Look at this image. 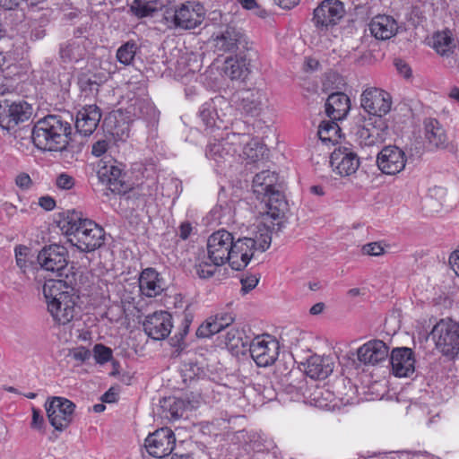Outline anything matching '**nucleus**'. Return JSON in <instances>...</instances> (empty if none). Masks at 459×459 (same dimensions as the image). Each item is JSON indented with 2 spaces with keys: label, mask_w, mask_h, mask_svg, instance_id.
I'll list each match as a JSON object with an SVG mask.
<instances>
[{
  "label": "nucleus",
  "mask_w": 459,
  "mask_h": 459,
  "mask_svg": "<svg viewBox=\"0 0 459 459\" xmlns=\"http://www.w3.org/2000/svg\"><path fill=\"white\" fill-rule=\"evenodd\" d=\"M305 378L304 377H301L299 381H298V385H294L292 384H290L289 385L286 386V391L290 394H299L302 393V390L305 386Z\"/></svg>",
  "instance_id": "nucleus-63"
},
{
  "label": "nucleus",
  "mask_w": 459,
  "mask_h": 459,
  "mask_svg": "<svg viewBox=\"0 0 459 459\" xmlns=\"http://www.w3.org/2000/svg\"><path fill=\"white\" fill-rule=\"evenodd\" d=\"M234 236L226 230H219L207 239V258L214 264L230 263Z\"/></svg>",
  "instance_id": "nucleus-8"
},
{
  "label": "nucleus",
  "mask_w": 459,
  "mask_h": 459,
  "mask_svg": "<svg viewBox=\"0 0 459 459\" xmlns=\"http://www.w3.org/2000/svg\"><path fill=\"white\" fill-rule=\"evenodd\" d=\"M43 294L48 303V310L55 322L66 325L74 319L78 297L64 280L47 281L43 286Z\"/></svg>",
  "instance_id": "nucleus-4"
},
{
  "label": "nucleus",
  "mask_w": 459,
  "mask_h": 459,
  "mask_svg": "<svg viewBox=\"0 0 459 459\" xmlns=\"http://www.w3.org/2000/svg\"><path fill=\"white\" fill-rule=\"evenodd\" d=\"M280 343L269 334L255 337L249 344L252 359L258 367L273 365L279 356Z\"/></svg>",
  "instance_id": "nucleus-9"
},
{
  "label": "nucleus",
  "mask_w": 459,
  "mask_h": 459,
  "mask_svg": "<svg viewBox=\"0 0 459 459\" xmlns=\"http://www.w3.org/2000/svg\"><path fill=\"white\" fill-rule=\"evenodd\" d=\"M56 185L60 189L70 190L74 186V178L66 173H61L56 179Z\"/></svg>",
  "instance_id": "nucleus-49"
},
{
  "label": "nucleus",
  "mask_w": 459,
  "mask_h": 459,
  "mask_svg": "<svg viewBox=\"0 0 459 459\" xmlns=\"http://www.w3.org/2000/svg\"><path fill=\"white\" fill-rule=\"evenodd\" d=\"M136 50V43L133 40L127 41L117 49V58L121 64L128 65L134 60Z\"/></svg>",
  "instance_id": "nucleus-42"
},
{
  "label": "nucleus",
  "mask_w": 459,
  "mask_h": 459,
  "mask_svg": "<svg viewBox=\"0 0 459 459\" xmlns=\"http://www.w3.org/2000/svg\"><path fill=\"white\" fill-rule=\"evenodd\" d=\"M362 253L368 255L378 256L384 253V247L377 242H371L364 245Z\"/></svg>",
  "instance_id": "nucleus-51"
},
{
  "label": "nucleus",
  "mask_w": 459,
  "mask_h": 459,
  "mask_svg": "<svg viewBox=\"0 0 459 459\" xmlns=\"http://www.w3.org/2000/svg\"><path fill=\"white\" fill-rule=\"evenodd\" d=\"M273 230L266 222H263L256 227V230L252 233L251 237H246L254 242V249L255 251L264 252L267 250L272 242Z\"/></svg>",
  "instance_id": "nucleus-35"
},
{
  "label": "nucleus",
  "mask_w": 459,
  "mask_h": 459,
  "mask_svg": "<svg viewBox=\"0 0 459 459\" xmlns=\"http://www.w3.org/2000/svg\"><path fill=\"white\" fill-rule=\"evenodd\" d=\"M44 419L40 415L39 411L36 408H32V420L30 426L32 429H40L43 426Z\"/></svg>",
  "instance_id": "nucleus-60"
},
{
  "label": "nucleus",
  "mask_w": 459,
  "mask_h": 459,
  "mask_svg": "<svg viewBox=\"0 0 459 459\" xmlns=\"http://www.w3.org/2000/svg\"><path fill=\"white\" fill-rule=\"evenodd\" d=\"M98 178L114 194L124 195L131 190V184L126 180V173L116 165L103 166L98 171Z\"/></svg>",
  "instance_id": "nucleus-17"
},
{
  "label": "nucleus",
  "mask_w": 459,
  "mask_h": 459,
  "mask_svg": "<svg viewBox=\"0 0 459 459\" xmlns=\"http://www.w3.org/2000/svg\"><path fill=\"white\" fill-rule=\"evenodd\" d=\"M304 371L312 379H325L333 370V362L330 357L310 356L303 364Z\"/></svg>",
  "instance_id": "nucleus-27"
},
{
  "label": "nucleus",
  "mask_w": 459,
  "mask_h": 459,
  "mask_svg": "<svg viewBox=\"0 0 459 459\" xmlns=\"http://www.w3.org/2000/svg\"><path fill=\"white\" fill-rule=\"evenodd\" d=\"M232 111L229 101L218 96L205 102L200 109V117L208 128L222 129L227 127L230 122V113Z\"/></svg>",
  "instance_id": "nucleus-7"
},
{
  "label": "nucleus",
  "mask_w": 459,
  "mask_h": 459,
  "mask_svg": "<svg viewBox=\"0 0 459 459\" xmlns=\"http://www.w3.org/2000/svg\"><path fill=\"white\" fill-rule=\"evenodd\" d=\"M129 128L127 126L123 125L122 128L115 127L110 128V134L118 141H126L129 137Z\"/></svg>",
  "instance_id": "nucleus-56"
},
{
  "label": "nucleus",
  "mask_w": 459,
  "mask_h": 459,
  "mask_svg": "<svg viewBox=\"0 0 459 459\" xmlns=\"http://www.w3.org/2000/svg\"><path fill=\"white\" fill-rule=\"evenodd\" d=\"M193 321V315L190 312H184V317L182 319V330L178 333V335H176V337H178V342L183 340L184 337L187 334L189 326Z\"/></svg>",
  "instance_id": "nucleus-54"
},
{
  "label": "nucleus",
  "mask_w": 459,
  "mask_h": 459,
  "mask_svg": "<svg viewBox=\"0 0 459 459\" xmlns=\"http://www.w3.org/2000/svg\"><path fill=\"white\" fill-rule=\"evenodd\" d=\"M12 104L9 100H5L0 102V126L4 129L13 128V113L11 111Z\"/></svg>",
  "instance_id": "nucleus-44"
},
{
  "label": "nucleus",
  "mask_w": 459,
  "mask_h": 459,
  "mask_svg": "<svg viewBox=\"0 0 459 459\" xmlns=\"http://www.w3.org/2000/svg\"><path fill=\"white\" fill-rule=\"evenodd\" d=\"M259 280L255 275H250L247 276L245 278H242L240 282L242 285V291L244 293H247L250 290H252L258 283Z\"/></svg>",
  "instance_id": "nucleus-55"
},
{
  "label": "nucleus",
  "mask_w": 459,
  "mask_h": 459,
  "mask_svg": "<svg viewBox=\"0 0 459 459\" xmlns=\"http://www.w3.org/2000/svg\"><path fill=\"white\" fill-rule=\"evenodd\" d=\"M424 127L425 138L430 149L447 148L449 143L446 131L437 119H426L424 122Z\"/></svg>",
  "instance_id": "nucleus-29"
},
{
  "label": "nucleus",
  "mask_w": 459,
  "mask_h": 459,
  "mask_svg": "<svg viewBox=\"0 0 459 459\" xmlns=\"http://www.w3.org/2000/svg\"><path fill=\"white\" fill-rule=\"evenodd\" d=\"M71 132L72 126L68 121L58 115H48L35 124L31 139L39 150L61 152L66 148Z\"/></svg>",
  "instance_id": "nucleus-3"
},
{
  "label": "nucleus",
  "mask_w": 459,
  "mask_h": 459,
  "mask_svg": "<svg viewBox=\"0 0 459 459\" xmlns=\"http://www.w3.org/2000/svg\"><path fill=\"white\" fill-rule=\"evenodd\" d=\"M101 118L100 109L96 105H89L80 109L76 115L75 128L84 136L91 135Z\"/></svg>",
  "instance_id": "nucleus-26"
},
{
  "label": "nucleus",
  "mask_w": 459,
  "mask_h": 459,
  "mask_svg": "<svg viewBox=\"0 0 459 459\" xmlns=\"http://www.w3.org/2000/svg\"><path fill=\"white\" fill-rule=\"evenodd\" d=\"M108 147V143L106 140L97 141L92 145L91 153L96 157H100L107 152Z\"/></svg>",
  "instance_id": "nucleus-59"
},
{
  "label": "nucleus",
  "mask_w": 459,
  "mask_h": 459,
  "mask_svg": "<svg viewBox=\"0 0 459 459\" xmlns=\"http://www.w3.org/2000/svg\"><path fill=\"white\" fill-rule=\"evenodd\" d=\"M164 6L162 0H132L128 3L130 13L137 19L153 17Z\"/></svg>",
  "instance_id": "nucleus-32"
},
{
  "label": "nucleus",
  "mask_w": 459,
  "mask_h": 459,
  "mask_svg": "<svg viewBox=\"0 0 459 459\" xmlns=\"http://www.w3.org/2000/svg\"><path fill=\"white\" fill-rule=\"evenodd\" d=\"M431 335L443 355L454 357L459 353V323L441 319L433 327Z\"/></svg>",
  "instance_id": "nucleus-6"
},
{
  "label": "nucleus",
  "mask_w": 459,
  "mask_h": 459,
  "mask_svg": "<svg viewBox=\"0 0 459 459\" xmlns=\"http://www.w3.org/2000/svg\"><path fill=\"white\" fill-rule=\"evenodd\" d=\"M359 102L368 117H364V125L359 128L357 135L362 143L373 146L383 141L386 129L383 117L392 108V96L380 88L368 87L362 91Z\"/></svg>",
  "instance_id": "nucleus-1"
},
{
  "label": "nucleus",
  "mask_w": 459,
  "mask_h": 459,
  "mask_svg": "<svg viewBox=\"0 0 459 459\" xmlns=\"http://www.w3.org/2000/svg\"><path fill=\"white\" fill-rule=\"evenodd\" d=\"M247 139V134L227 133L221 139H214L208 143L205 155L218 166H221L237 155L241 143Z\"/></svg>",
  "instance_id": "nucleus-5"
},
{
  "label": "nucleus",
  "mask_w": 459,
  "mask_h": 459,
  "mask_svg": "<svg viewBox=\"0 0 459 459\" xmlns=\"http://www.w3.org/2000/svg\"><path fill=\"white\" fill-rule=\"evenodd\" d=\"M406 161L405 152L396 145L384 147L377 157L378 169L386 175H396L403 171Z\"/></svg>",
  "instance_id": "nucleus-15"
},
{
  "label": "nucleus",
  "mask_w": 459,
  "mask_h": 459,
  "mask_svg": "<svg viewBox=\"0 0 459 459\" xmlns=\"http://www.w3.org/2000/svg\"><path fill=\"white\" fill-rule=\"evenodd\" d=\"M254 242L247 238H234L230 265L233 270L240 271L247 266L255 254Z\"/></svg>",
  "instance_id": "nucleus-24"
},
{
  "label": "nucleus",
  "mask_w": 459,
  "mask_h": 459,
  "mask_svg": "<svg viewBox=\"0 0 459 459\" xmlns=\"http://www.w3.org/2000/svg\"><path fill=\"white\" fill-rule=\"evenodd\" d=\"M423 7L428 10L429 16L441 17L448 4L446 0H425Z\"/></svg>",
  "instance_id": "nucleus-43"
},
{
  "label": "nucleus",
  "mask_w": 459,
  "mask_h": 459,
  "mask_svg": "<svg viewBox=\"0 0 459 459\" xmlns=\"http://www.w3.org/2000/svg\"><path fill=\"white\" fill-rule=\"evenodd\" d=\"M215 333L209 317L196 330V336L198 338H209Z\"/></svg>",
  "instance_id": "nucleus-50"
},
{
  "label": "nucleus",
  "mask_w": 459,
  "mask_h": 459,
  "mask_svg": "<svg viewBox=\"0 0 459 459\" xmlns=\"http://www.w3.org/2000/svg\"><path fill=\"white\" fill-rule=\"evenodd\" d=\"M161 407L167 411L165 417L172 420L182 418L186 411L184 401L176 398H165Z\"/></svg>",
  "instance_id": "nucleus-39"
},
{
  "label": "nucleus",
  "mask_w": 459,
  "mask_h": 459,
  "mask_svg": "<svg viewBox=\"0 0 459 459\" xmlns=\"http://www.w3.org/2000/svg\"><path fill=\"white\" fill-rule=\"evenodd\" d=\"M175 443L173 431L169 428H161L146 437L144 446L150 455L163 458L171 454Z\"/></svg>",
  "instance_id": "nucleus-12"
},
{
  "label": "nucleus",
  "mask_w": 459,
  "mask_h": 459,
  "mask_svg": "<svg viewBox=\"0 0 459 459\" xmlns=\"http://www.w3.org/2000/svg\"><path fill=\"white\" fill-rule=\"evenodd\" d=\"M394 65L398 71V73L403 75L404 78L409 79L411 76V69L407 63L403 60H395Z\"/></svg>",
  "instance_id": "nucleus-58"
},
{
  "label": "nucleus",
  "mask_w": 459,
  "mask_h": 459,
  "mask_svg": "<svg viewBox=\"0 0 459 459\" xmlns=\"http://www.w3.org/2000/svg\"><path fill=\"white\" fill-rule=\"evenodd\" d=\"M388 353L389 349L383 341L371 340L358 349L357 357L362 364L375 366L385 361Z\"/></svg>",
  "instance_id": "nucleus-21"
},
{
  "label": "nucleus",
  "mask_w": 459,
  "mask_h": 459,
  "mask_svg": "<svg viewBox=\"0 0 459 459\" xmlns=\"http://www.w3.org/2000/svg\"><path fill=\"white\" fill-rule=\"evenodd\" d=\"M141 293L147 298L160 295L165 290V284L160 273L152 267L143 269L138 279Z\"/></svg>",
  "instance_id": "nucleus-25"
},
{
  "label": "nucleus",
  "mask_w": 459,
  "mask_h": 459,
  "mask_svg": "<svg viewBox=\"0 0 459 459\" xmlns=\"http://www.w3.org/2000/svg\"><path fill=\"white\" fill-rule=\"evenodd\" d=\"M62 230L69 242L82 252H92L105 242L103 228L74 210L67 212Z\"/></svg>",
  "instance_id": "nucleus-2"
},
{
  "label": "nucleus",
  "mask_w": 459,
  "mask_h": 459,
  "mask_svg": "<svg viewBox=\"0 0 459 459\" xmlns=\"http://www.w3.org/2000/svg\"><path fill=\"white\" fill-rule=\"evenodd\" d=\"M12 104V115L13 118V128L21 122L28 120L32 113L31 107L26 102H11Z\"/></svg>",
  "instance_id": "nucleus-41"
},
{
  "label": "nucleus",
  "mask_w": 459,
  "mask_h": 459,
  "mask_svg": "<svg viewBox=\"0 0 459 459\" xmlns=\"http://www.w3.org/2000/svg\"><path fill=\"white\" fill-rule=\"evenodd\" d=\"M340 127L336 122L323 121L318 127L317 134L319 139L325 143H334L339 138Z\"/></svg>",
  "instance_id": "nucleus-37"
},
{
  "label": "nucleus",
  "mask_w": 459,
  "mask_h": 459,
  "mask_svg": "<svg viewBox=\"0 0 459 459\" xmlns=\"http://www.w3.org/2000/svg\"><path fill=\"white\" fill-rule=\"evenodd\" d=\"M80 87L83 91H89L90 92L93 93L98 92L100 84L96 82V80L84 76L80 79Z\"/></svg>",
  "instance_id": "nucleus-53"
},
{
  "label": "nucleus",
  "mask_w": 459,
  "mask_h": 459,
  "mask_svg": "<svg viewBox=\"0 0 459 459\" xmlns=\"http://www.w3.org/2000/svg\"><path fill=\"white\" fill-rule=\"evenodd\" d=\"M226 347L235 354L243 353L247 343L244 341V333L236 328L229 330L224 338Z\"/></svg>",
  "instance_id": "nucleus-36"
},
{
  "label": "nucleus",
  "mask_w": 459,
  "mask_h": 459,
  "mask_svg": "<svg viewBox=\"0 0 459 459\" xmlns=\"http://www.w3.org/2000/svg\"><path fill=\"white\" fill-rule=\"evenodd\" d=\"M267 148L264 144L261 143L257 139L252 138L248 134V139L241 143L240 150L237 153L239 157L255 162L263 159L267 152Z\"/></svg>",
  "instance_id": "nucleus-33"
},
{
  "label": "nucleus",
  "mask_w": 459,
  "mask_h": 459,
  "mask_svg": "<svg viewBox=\"0 0 459 459\" xmlns=\"http://www.w3.org/2000/svg\"><path fill=\"white\" fill-rule=\"evenodd\" d=\"M204 18V9L201 4L186 2L174 10L172 21L177 28L191 30L199 26Z\"/></svg>",
  "instance_id": "nucleus-14"
},
{
  "label": "nucleus",
  "mask_w": 459,
  "mask_h": 459,
  "mask_svg": "<svg viewBox=\"0 0 459 459\" xmlns=\"http://www.w3.org/2000/svg\"><path fill=\"white\" fill-rule=\"evenodd\" d=\"M59 54L65 63L77 62L82 58L84 48L77 42H69L61 46Z\"/></svg>",
  "instance_id": "nucleus-38"
},
{
  "label": "nucleus",
  "mask_w": 459,
  "mask_h": 459,
  "mask_svg": "<svg viewBox=\"0 0 459 459\" xmlns=\"http://www.w3.org/2000/svg\"><path fill=\"white\" fill-rule=\"evenodd\" d=\"M146 334L154 340H164L172 329L171 315L167 311H156L146 316L143 322Z\"/></svg>",
  "instance_id": "nucleus-19"
},
{
  "label": "nucleus",
  "mask_w": 459,
  "mask_h": 459,
  "mask_svg": "<svg viewBox=\"0 0 459 459\" xmlns=\"http://www.w3.org/2000/svg\"><path fill=\"white\" fill-rule=\"evenodd\" d=\"M93 356L97 363L103 364L112 358V350L103 344H96L93 348Z\"/></svg>",
  "instance_id": "nucleus-47"
},
{
  "label": "nucleus",
  "mask_w": 459,
  "mask_h": 459,
  "mask_svg": "<svg viewBox=\"0 0 459 459\" xmlns=\"http://www.w3.org/2000/svg\"><path fill=\"white\" fill-rule=\"evenodd\" d=\"M449 262L455 274L459 277V249L455 251L449 258Z\"/></svg>",
  "instance_id": "nucleus-64"
},
{
  "label": "nucleus",
  "mask_w": 459,
  "mask_h": 459,
  "mask_svg": "<svg viewBox=\"0 0 459 459\" xmlns=\"http://www.w3.org/2000/svg\"><path fill=\"white\" fill-rule=\"evenodd\" d=\"M455 47L454 39L448 31L437 32L434 36V48L442 55L446 56Z\"/></svg>",
  "instance_id": "nucleus-40"
},
{
  "label": "nucleus",
  "mask_w": 459,
  "mask_h": 459,
  "mask_svg": "<svg viewBox=\"0 0 459 459\" xmlns=\"http://www.w3.org/2000/svg\"><path fill=\"white\" fill-rule=\"evenodd\" d=\"M221 264H214V263H208L206 261H202L199 264H195V273L201 279H208L214 275L217 271V267Z\"/></svg>",
  "instance_id": "nucleus-46"
},
{
  "label": "nucleus",
  "mask_w": 459,
  "mask_h": 459,
  "mask_svg": "<svg viewBox=\"0 0 459 459\" xmlns=\"http://www.w3.org/2000/svg\"><path fill=\"white\" fill-rule=\"evenodd\" d=\"M30 251L29 247L22 245L17 246L14 249L16 264L22 273H25L29 266L27 256L30 254Z\"/></svg>",
  "instance_id": "nucleus-48"
},
{
  "label": "nucleus",
  "mask_w": 459,
  "mask_h": 459,
  "mask_svg": "<svg viewBox=\"0 0 459 459\" xmlns=\"http://www.w3.org/2000/svg\"><path fill=\"white\" fill-rule=\"evenodd\" d=\"M428 10L422 6H413L409 13V22L415 27L423 25L428 19Z\"/></svg>",
  "instance_id": "nucleus-45"
},
{
  "label": "nucleus",
  "mask_w": 459,
  "mask_h": 459,
  "mask_svg": "<svg viewBox=\"0 0 459 459\" xmlns=\"http://www.w3.org/2000/svg\"><path fill=\"white\" fill-rule=\"evenodd\" d=\"M248 63L243 56L229 57L225 61V74L231 80H244L248 75Z\"/></svg>",
  "instance_id": "nucleus-34"
},
{
  "label": "nucleus",
  "mask_w": 459,
  "mask_h": 459,
  "mask_svg": "<svg viewBox=\"0 0 459 459\" xmlns=\"http://www.w3.org/2000/svg\"><path fill=\"white\" fill-rule=\"evenodd\" d=\"M15 182H16V185L22 189H27L31 185V179H30V176L25 173H22V174L18 175L15 179Z\"/></svg>",
  "instance_id": "nucleus-61"
},
{
  "label": "nucleus",
  "mask_w": 459,
  "mask_h": 459,
  "mask_svg": "<svg viewBox=\"0 0 459 459\" xmlns=\"http://www.w3.org/2000/svg\"><path fill=\"white\" fill-rule=\"evenodd\" d=\"M345 14L343 4L339 0H324L314 10L313 22L321 30L337 25Z\"/></svg>",
  "instance_id": "nucleus-10"
},
{
  "label": "nucleus",
  "mask_w": 459,
  "mask_h": 459,
  "mask_svg": "<svg viewBox=\"0 0 459 459\" xmlns=\"http://www.w3.org/2000/svg\"><path fill=\"white\" fill-rule=\"evenodd\" d=\"M75 405L68 399L53 397L46 403V411L48 420L57 431L65 429L73 420Z\"/></svg>",
  "instance_id": "nucleus-11"
},
{
  "label": "nucleus",
  "mask_w": 459,
  "mask_h": 459,
  "mask_svg": "<svg viewBox=\"0 0 459 459\" xmlns=\"http://www.w3.org/2000/svg\"><path fill=\"white\" fill-rule=\"evenodd\" d=\"M39 204L47 211H51L56 206L55 200L50 196H42L39 200Z\"/></svg>",
  "instance_id": "nucleus-62"
},
{
  "label": "nucleus",
  "mask_w": 459,
  "mask_h": 459,
  "mask_svg": "<svg viewBox=\"0 0 459 459\" xmlns=\"http://www.w3.org/2000/svg\"><path fill=\"white\" fill-rule=\"evenodd\" d=\"M264 201L266 202L267 212L264 222H266L276 231L281 230L283 227L282 219L287 210V203L283 195L281 192H274Z\"/></svg>",
  "instance_id": "nucleus-22"
},
{
  "label": "nucleus",
  "mask_w": 459,
  "mask_h": 459,
  "mask_svg": "<svg viewBox=\"0 0 459 459\" xmlns=\"http://www.w3.org/2000/svg\"><path fill=\"white\" fill-rule=\"evenodd\" d=\"M214 316L215 320H218L224 328H227L235 321V316L229 312H220L214 315Z\"/></svg>",
  "instance_id": "nucleus-57"
},
{
  "label": "nucleus",
  "mask_w": 459,
  "mask_h": 459,
  "mask_svg": "<svg viewBox=\"0 0 459 459\" xmlns=\"http://www.w3.org/2000/svg\"><path fill=\"white\" fill-rule=\"evenodd\" d=\"M212 39L215 50L221 54L236 52L240 45L246 43L245 35L232 25H227Z\"/></svg>",
  "instance_id": "nucleus-20"
},
{
  "label": "nucleus",
  "mask_w": 459,
  "mask_h": 459,
  "mask_svg": "<svg viewBox=\"0 0 459 459\" xmlns=\"http://www.w3.org/2000/svg\"><path fill=\"white\" fill-rule=\"evenodd\" d=\"M333 171L342 177L354 174L360 165L359 158L352 149L345 146L336 148L330 156Z\"/></svg>",
  "instance_id": "nucleus-16"
},
{
  "label": "nucleus",
  "mask_w": 459,
  "mask_h": 459,
  "mask_svg": "<svg viewBox=\"0 0 459 459\" xmlns=\"http://www.w3.org/2000/svg\"><path fill=\"white\" fill-rule=\"evenodd\" d=\"M368 27L372 36L381 40L391 39L398 31L396 21L392 16L388 15H377L374 17Z\"/></svg>",
  "instance_id": "nucleus-28"
},
{
  "label": "nucleus",
  "mask_w": 459,
  "mask_h": 459,
  "mask_svg": "<svg viewBox=\"0 0 459 459\" xmlns=\"http://www.w3.org/2000/svg\"><path fill=\"white\" fill-rule=\"evenodd\" d=\"M278 182V175L270 170H263L257 173L253 179L254 192L264 198L270 197L273 193L280 192L275 188Z\"/></svg>",
  "instance_id": "nucleus-31"
},
{
  "label": "nucleus",
  "mask_w": 459,
  "mask_h": 459,
  "mask_svg": "<svg viewBox=\"0 0 459 459\" xmlns=\"http://www.w3.org/2000/svg\"><path fill=\"white\" fill-rule=\"evenodd\" d=\"M70 355L75 360L82 363L91 358V353L88 349L80 346L70 351Z\"/></svg>",
  "instance_id": "nucleus-52"
},
{
  "label": "nucleus",
  "mask_w": 459,
  "mask_h": 459,
  "mask_svg": "<svg viewBox=\"0 0 459 459\" xmlns=\"http://www.w3.org/2000/svg\"><path fill=\"white\" fill-rule=\"evenodd\" d=\"M390 363L393 373L399 377H406L415 370V359L411 349L407 347L395 348L392 351Z\"/></svg>",
  "instance_id": "nucleus-23"
},
{
  "label": "nucleus",
  "mask_w": 459,
  "mask_h": 459,
  "mask_svg": "<svg viewBox=\"0 0 459 459\" xmlns=\"http://www.w3.org/2000/svg\"><path fill=\"white\" fill-rule=\"evenodd\" d=\"M38 262L46 271L63 276L67 270V250L58 245L45 247L38 255Z\"/></svg>",
  "instance_id": "nucleus-13"
},
{
  "label": "nucleus",
  "mask_w": 459,
  "mask_h": 459,
  "mask_svg": "<svg viewBox=\"0 0 459 459\" xmlns=\"http://www.w3.org/2000/svg\"><path fill=\"white\" fill-rule=\"evenodd\" d=\"M264 94L259 90H242L235 92L231 101L242 113L257 117L263 109Z\"/></svg>",
  "instance_id": "nucleus-18"
},
{
  "label": "nucleus",
  "mask_w": 459,
  "mask_h": 459,
  "mask_svg": "<svg viewBox=\"0 0 459 459\" xmlns=\"http://www.w3.org/2000/svg\"><path fill=\"white\" fill-rule=\"evenodd\" d=\"M350 99L343 92L330 94L325 102V112L332 120L344 118L350 110Z\"/></svg>",
  "instance_id": "nucleus-30"
}]
</instances>
